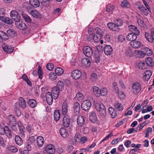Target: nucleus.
<instances>
[{
    "mask_svg": "<svg viewBox=\"0 0 154 154\" xmlns=\"http://www.w3.org/2000/svg\"><path fill=\"white\" fill-rule=\"evenodd\" d=\"M95 108L97 111L99 112L100 115L103 117H105L106 114V108L104 105L102 103H96Z\"/></svg>",
    "mask_w": 154,
    "mask_h": 154,
    "instance_id": "nucleus-1",
    "label": "nucleus"
},
{
    "mask_svg": "<svg viewBox=\"0 0 154 154\" xmlns=\"http://www.w3.org/2000/svg\"><path fill=\"white\" fill-rule=\"evenodd\" d=\"M141 86L138 82H136L134 83L132 87V92L134 94H137L141 91Z\"/></svg>",
    "mask_w": 154,
    "mask_h": 154,
    "instance_id": "nucleus-2",
    "label": "nucleus"
},
{
    "mask_svg": "<svg viewBox=\"0 0 154 154\" xmlns=\"http://www.w3.org/2000/svg\"><path fill=\"white\" fill-rule=\"evenodd\" d=\"M83 51L84 54L88 57H91L93 54V50L91 47L88 46H85L83 48Z\"/></svg>",
    "mask_w": 154,
    "mask_h": 154,
    "instance_id": "nucleus-3",
    "label": "nucleus"
},
{
    "mask_svg": "<svg viewBox=\"0 0 154 154\" xmlns=\"http://www.w3.org/2000/svg\"><path fill=\"white\" fill-rule=\"evenodd\" d=\"M9 124L12 125L11 128L12 129L16 131L17 130L16 126L17 124L16 121L14 117L12 115H10L8 117Z\"/></svg>",
    "mask_w": 154,
    "mask_h": 154,
    "instance_id": "nucleus-4",
    "label": "nucleus"
},
{
    "mask_svg": "<svg viewBox=\"0 0 154 154\" xmlns=\"http://www.w3.org/2000/svg\"><path fill=\"white\" fill-rule=\"evenodd\" d=\"M91 106V103L88 100H84L82 103L81 107L85 111H87L89 110Z\"/></svg>",
    "mask_w": 154,
    "mask_h": 154,
    "instance_id": "nucleus-5",
    "label": "nucleus"
},
{
    "mask_svg": "<svg viewBox=\"0 0 154 154\" xmlns=\"http://www.w3.org/2000/svg\"><path fill=\"white\" fill-rule=\"evenodd\" d=\"M10 16L16 23L20 20V16L16 11H12L11 12Z\"/></svg>",
    "mask_w": 154,
    "mask_h": 154,
    "instance_id": "nucleus-6",
    "label": "nucleus"
},
{
    "mask_svg": "<svg viewBox=\"0 0 154 154\" xmlns=\"http://www.w3.org/2000/svg\"><path fill=\"white\" fill-rule=\"evenodd\" d=\"M52 93L50 92H47L46 94V101L49 105L52 104L53 101V96Z\"/></svg>",
    "mask_w": 154,
    "mask_h": 154,
    "instance_id": "nucleus-7",
    "label": "nucleus"
},
{
    "mask_svg": "<svg viewBox=\"0 0 154 154\" xmlns=\"http://www.w3.org/2000/svg\"><path fill=\"white\" fill-rule=\"evenodd\" d=\"M70 122V117L68 115L65 116L63 119V124L65 128H67L69 125Z\"/></svg>",
    "mask_w": 154,
    "mask_h": 154,
    "instance_id": "nucleus-8",
    "label": "nucleus"
},
{
    "mask_svg": "<svg viewBox=\"0 0 154 154\" xmlns=\"http://www.w3.org/2000/svg\"><path fill=\"white\" fill-rule=\"evenodd\" d=\"M128 29L132 33H134L137 35H139L140 32L138 28L134 25H131L128 26Z\"/></svg>",
    "mask_w": 154,
    "mask_h": 154,
    "instance_id": "nucleus-9",
    "label": "nucleus"
},
{
    "mask_svg": "<svg viewBox=\"0 0 154 154\" xmlns=\"http://www.w3.org/2000/svg\"><path fill=\"white\" fill-rule=\"evenodd\" d=\"M81 75V72L79 70H73L72 72V77L75 79H79Z\"/></svg>",
    "mask_w": 154,
    "mask_h": 154,
    "instance_id": "nucleus-10",
    "label": "nucleus"
},
{
    "mask_svg": "<svg viewBox=\"0 0 154 154\" xmlns=\"http://www.w3.org/2000/svg\"><path fill=\"white\" fill-rule=\"evenodd\" d=\"M80 109L79 103L77 102L75 103L73 105V110L75 115H77L79 114L80 112Z\"/></svg>",
    "mask_w": 154,
    "mask_h": 154,
    "instance_id": "nucleus-11",
    "label": "nucleus"
},
{
    "mask_svg": "<svg viewBox=\"0 0 154 154\" xmlns=\"http://www.w3.org/2000/svg\"><path fill=\"white\" fill-rule=\"evenodd\" d=\"M60 89L56 87H54L52 90V95L54 96V99H56L58 97L60 93Z\"/></svg>",
    "mask_w": 154,
    "mask_h": 154,
    "instance_id": "nucleus-12",
    "label": "nucleus"
},
{
    "mask_svg": "<svg viewBox=\"0 0 154 154\" xmlns=\"http://www.w3.org/2000/svg\"><path fill=\"white\" fill-rule=\"evenodd\" d=\"M45 151L48 153L53 154L55 152V149L54 146L52 144H49L47 145L45 149Z\"/></svg>",
    "mask_w": 154,
    "mask_h": 154,
    "instance_id": "nucleus-13",
    "label": "nucleus"
},
{
    "mask_svg": "<svg viewBox=\"0 0 154 154\" xmlns=\"http://www.w3.org/2000/svg\"><path fill=\"white\" fill-rule=\"evenodd\" d=\"M15 25L17 28L22 30H25L27 27L25 23L22 22V21H20V20L16 23Z\"/></svg>",
    "mask_w": 154,
    "mask_h": 154,
    "instance_id": "nucleus-14",
    "label": "nucleus"
},
{
    "mask_svg": "<svg viewBox=\"0 0 154 154\" xmlns=\"http://www.w3.org/2000/svg\"><path fill=\"white\" fill-rule=\"evenodd\" d=\"M89 119L93 123L95 122L97 120V118L96 113L92 111L90 113Z\"/></svg>",
    "mask_w": 154,
    "mask_h": 154,
    "instance_id": "nucleus-15",
    "label": "nucleus"
},
{
    "mask_svg": "<svg viewBox=\"0 0 154 154\" xmlns=\"http://www.w3.org/2000/svg\"><path fill=\"white\" fill-rule=\"evenodd\" d=\"M104 53L107 55H111L113 51L112 47L110 45H106L104 48Z\"/></svg>",
    "mask_w": 154,
    "mask_h": 154,
    "instance_id": "nucleus-16",
    "label": "nucleus"
},
{
    "mask_svg": "<svg viewBox=\"0 0 154 154\" xmlns=\"http://www.w3.org/2000/svg\"><path fill=\"white\" fill-rule=\"evenodd\" d=\"M0 20L3 22L8 24H11L13 23L12 20L9 17H0Z\"/></svg>",
    "mask_w": 154,
    "mask_h": 154,
    "instance_id": "nucleus-17",
    "label": "nucleus"
},
{
    "mask_svg": "<svg viewBox=\"0 0 154 154\" xmlns=\"http://www.w3.org/2000/svg\"><path fill=\"white\" fill-rule=\"evenodd\" d=\"M19 106L22 109L25 108L26 106V101L22 97H20L18 102Z\"/></svg>",
    "mask_w": 154,
    "mask_h": 154,
    "instance_id": "nucleus-18",
    "label": "nucleus"
},
{
    "mask_svg": "<svg viewBox=\"0 0 154 154\" xmlns=\"http://www.w3.org/2000/svg\"><path fill=\"white\" fill-rule=\"evenodd\" d=\"M139 35H137L134 33H131L129 34L126 37V39L131 42L133 41L136 40L137 38V36Z\"/></svg>",
    "mask_w": 154,
    "mask_h": 154,
    "instance_id": "nucleus-19",
    "label": "nucleus"
},
{
    "mask_svg": "<svg viewBox=\"0 0 154 154\" xmlns=\"http://www.w3.org/2000/svg\"><path fill=\"white\" fill-rule=\"evenodd\" d=\"M107 26L109 29L113 31H119V28L116 27L114 22L108 23L107 24Z\"/></svg>",
    "mask_w": 154,
    "mask_h": 154,
    "instance_id": "nucleus-20",
    "label": "nucleus"
},
{
    "mask_svg": "<svg viewBox=\"0 0 154 154\" xmlns=\"http://www.w3.org/2000/svg\"><path fill=\"white\" fill-rule=\"evenodd\" d=\"M82 64L86 67H88L91 64V62L88 58L84 57L82 58L81 61Z\"/></svg>",
    "mask_w": 154,
    "mask_h": 154,
    "instance_id": "nucleus-21",
    "label": "nucleus"
},
{
    "mask_svg": "<svg viewBox=\"0 0 154 154\" xmlns=\"http://www.w3.org/2000/svg\"><path fill=\"white\" fill-rule=\"evenodd\" d=\"M4 51L7 53H10L13 52L14 50V48L11 46L5 45L3 47Z\"/></svg>",
    "mask_w": 154,
    "mask_h": 154,
    "instance_id": "nucleus-22",
    "label": "nucleus"
},
{
    "mask_svg": "<svg viewBox=\"0 0 154 154\" xmlns=\"http://www.w3.org/2000/svg\"><path fill=\"white\" fill-rule=\"evenodd\" d=\"M143 75V79L147 81L150 79L152 75V73L150 70H147L144 72Z\"/></svg>",
    "mask_w": 154,
    "mask_h": 154,
    "instance_id": "nucleus-23",
    "label": "nucleus"
},
{
    "mask_svg": "<svg viewBox=\"0 0 154 154\" xmlns=\"http://www.w3.org/2000/svg\"><path fill=\"white\" fill-rule=\"evenodd\" d=\"M139 10L142 14L145 15H147L148 14L147 9L142 5H139L138 6Z\"/></svg>",
    "mask_w": 154,
    "mask_h": 154,
    "instance_id": "nucleus-24",
    "label": "nucleus"
},
{
    "mask_svg": "<svg viewBox=\"0 0 154 154\" xmlns=\"http://www.w3.org/2000/svg\"><path fill=\"white\" fill-rule=\"evenodd\" d=\"M130 45L134 48H138L140 46L141 42L139 41L135 40L130 42Z\"/></svg>",
    "mask_w": 154,
    "mask_h": 154,
    "instance_id": "nucleus-25",
    "label": "nucleus"
},
{
    "mask_svg": "<svg viewBox=\"0 0 154 154\" xmlns=\"http://www.w3.org/2000/svg\"><path fill=\"white\" fill-rule=\"evenodd\" d=\"M36 142L38 146L39 147H42L44 144V140L42 136H38L36 139Z\"/></svg>",
    "mask_w": 154,
    "mask_h": 154,
    "instance_id": "nucleus-26",
    "label": "nucleus"
},
{
    "mask_svg": "<svg viewBox=\"0 0 154 154\" xmlns=\"http://www.w3.org/2000/svg\"><path fill=\"white\" fill-rule=\"evenodd\" d=\"M77 122L78 125L79 126H82L85 123V120L83 117L82 116H78L77 119Z\"/></svg>",
    "mask_w": 154,
    "mask_h": 154,
    "instance_id": "nucleus-27",
    "label": "nucleus"
},
{
    "mask_svg": "<svg viewBox=\"0 0 154 154\" xmlns=\"http://www.w3.org/2000/svg\"><path fill=\"white\" fill-rule=\"evenodd\" d=\"M4 130L5 132V134L8 139L11 138L12 137V135L11 130L7 126H5L4 127Z\"/></svg>",
    "mask_w": 154,
    "mask_h": 154,
    "instance_id": "nucleus-28",
    "label": "nucleus"
},
{
    "mask_svg": "<svg viewBox=\"0 0 154 154\" xmlns=\"http://www.w3.org/2000/svg\"><path fill=\"white\" fill-rule=\"evenodd\" d=\"M115 108L119 111H121L123 109L122 104L118 101H116L114 104Z\"/></svg>",
    "mask_w": 154,
    "mask_h": 154,
    "instance_id": "nucleus-29",
    "label": "nucleus"
},
{
    "mask_svg": "<svg viewBox=\"0 0 154 154\" xmlns=\"http://www.w3.org/2000/svg\"><path fill=\"white\" fill-rule=\"evenodd\" d=\"M60 133L61 135L63 138H66L68 135L67 130L63 128H60Z\"/></svg>",
    "mask_w": 154,
    "mask_h": 154,
    "instance_id": "nucleus-30",
    "label": "nucleus"
},
{
    "mask_svg": "<svg viewBox=\"0 0 154 154\" xmlns=\"http://www.w3.org/2000/svg\"><path fill=\"white\" fill-rule=\"evenodd\" d=\"M29 2L31 5L34 7L37 8L39 6V2L38 0H29Z\"/></svg>",
    "mask_w": 154,
    "mask_h": 154,
    "instance_id": "nucleus-31",
    "label": "nucleus"
},
{
    "mask_svg": "<svg viewBox=\"0 0 154 154\" xmlns=\"http://www.w3.org/2000/svg\"><path fill=\"white\" fill-rule=\"evenodd\" d=\"M93 93L97 97L100 96V89L98 87L96 86L93 87Z\"/></svg>",
    "mask_w": 154,
    "mask_h": 154,
    "instance_id": "nucleus-32",
    "label": "nucleus"
},
{
    "mask_svg": "<svg viewBox=\"0 0 154 154\" xmlns=\"http://www.w3.org/2000/svg\"><path fill=\"white\" fill-rule=\"evenodd\" d=\"M27 103L32 108L35 107L37 105L36 101L34 99H30L29 100Z\"/></svg>",
    "mask_w": 154,
    "mask_h": 154,
    "instance_id": "nucleus-33",
    "label": "nucleus"
},
{
    "mask_svg": "<svg viewBox=\"0 0 154 154\" xmlns=\"http://www.w3.org/2000/svg\"><path fill=\"white\" fill-rule=\"evenodd\" d=\"M114 22L117 28H118L119 26H122L123 23V20L120 19H115L114 20Z\"/></svg>",
    "mask_w": 154,
    "mask_h": 154,
    "instance_id": "nucleus-34",
    "label": "nucleus"
},
{
    "mask_svg": "<svg viewBox=\"0 0 154 154\" xmlns=\"http://www.w3.org/2000/svg\"><path fill=\"white\" fill-rule=\"evenodd\" d=\"M109 111L112 118H115L116 116V112L115 109L112 107H110L109 109Z\"/></svg>",
    "mask_w": 154,
    "mask_h": 154,
    "instance_id": "nucleus-35",
    "label": "nucleus"
},
{
    "mask_svg": "<svg viewBox=\"0 0 154 154\" xmlns=\"http://www.w3.org/2000/svg\"><path fill=\"white\" fill-rule=\"evenodd\" d=\"M54 119L56 121H58L60 118V114L58 110H56L54 113Z\"/></svg>",
    "mask_w": 154,
    "mask_h": 154,
    "instance_id": "nucleus-36",
    "label": "nucleus"
},
{
    "mask_svg": "<svg viewBox=\"0 0 154 154\" xmlns=\"http://www.w3.org/2000/svg\"><path fill=\"white\" fill-rule=\"evenodd\" d=\"M121 5L122 7L125 8H129L131 6L130 3L127 0H124L122 1Z\"/></svg>",
    "mask_w": 154,
    "mask_h": 154,
    "instance_id": "nucleus-37",
    "label": "nucleus"
},
{
    "mask_svg": "<svg viewBox=\"0 0 154 154\" xmlns=\"http://www.w3.org/2000/svg\"><path fill=\"white\" fill-rule=\"evenodd\" d=\"M146 64L149 66H152L154 65V63L152 58L148 57L146 60Z\"/></svg>",
    "mask_w": 154,
    "mask_h": 154,
    "instance_id": "nucleus-38",
    "label": "nucleus"
},
{
    "mask_svg": "<svg viewBox=\"0 0 154 154\" xmlns=\"http://www.w3.org/2000/svg\"><path fill=\"white\" fill-rule=\"evenodd\" d=\"M6 34L8 35V39L9 36L13 37L15 35V31L12 29H8L7 31Z\"/></svg>",
    "mask_w": 154,
    "mask_h": 154,
    "instance_id": "nucleus-39",
    "label": "nucleus"
},
{
    "mask_svg": "<svg viewBox=\"0 0 154 154\" xmlns=\"http://www.w3.org/2000/svg\"><path fill=\"white\" fill-rule=\"evenodd\" d=\"M67 104L66 102H64L62 106V112L63 115H65L67 112Z\"/></svg>",
    "mask_w": 154,
    "mask_h": 154,
    "instance_id": "nucleus-40",
    "label": "nucleus"
},
{
    "mask_svg": "<svg viewBox=\"0 0 154 154\" xmlns=\"http://www.w3.org/2000/svg\"><path fill=\"white\" fill-rule=\"evenodd\" d=\"M18 125L20 131V134L22 135H23L24 132V128L21 122L20 123H18Z\"/></svg>",
    "mask_w": 154,
    "mask_h": 154,
    "instance_id": "nucleus-41",
    "label": "nucleus"
},
{
    "mask_svg": "<svg viewBox=\"0 0 154 154\" xmlns=\"http://www.w3.org/2000/svg\"><path fill=\"white\" fill-rule=\"evenodd\" d=\"M102 36L98 35V36L95 34L92 35V36L89 37V38L91 39H93L94 42H98L100 41Z\"/></svg>",
    "mask_w": 154,
    "mask_h": 154,
    "instance_id": "nucleus-42",
    "label": "nucleus"
},
{
    "mask_svg": "<svg viewBox=\"0 0 154 154\" xmlns=\"http://www.w3.org/2000/svg\"><path fill=\"white\" fill-rule=\"evenodd\" d=\"M15 140L16 143L19 145L20 146L23 143V141L22 139L18 135H16L15 137Z\"/></svg>",
    "mask_w": 154,
    "mask_h": 154,
    "instance_id": "nucleus-43",
    "label": "nucleus"
},
{
    "mask_svg": "<svg viewBox=\"0 0 154 154\" xmlns=\"http://www.w3.org/2000/svg\"><path fill=\"white\" fill-rule=\"evenodd\" d=\"M30 14L32 15L35 18H40L41 16L40 13L35 10H33L31 12Z\"/></svg>",
    "mask_w": 154,
    "mask_h": 154,
    "instance_id": "nucleus-44",
    "label": "nucleus"
},
{
    "mask_svg": "<svg viewBox=\"0 0 154 154\" xmlns=\"http://www.w3.org/2000/svg\"><path fill=\"white\" fill-rule=\"evenodd\" d=\"M143 50L145 54L147 55L148 56H150L152 54V51L148 48H144Z\"/></svg>",
    "mask_w": 154,
    "mask_h": 154,
    "instance_id": "nucleus-45",
    "label": "nucleus"
},
{
    "mask_svg": "<svg viewBox=\"0 0 154 154\" xmlns=\"http://www.w3.org/2000/svg\"><path fill=\"white\" fill-rule=\"evenodd\" d=\"M22 16L26 22L28 23H30L31 22L32 19L27 14H23Z\"/></svg>",
    "mask_w": 154,
    "mask_h": 154,
    "instance_id": "nucleus-46",
    "label": "nucleus"
},
{
    "mask_svg": "<svg viewBox=\"0 0 154 154\" xmlns=\"http://www.w3.org/2000/svg\"><path fill=\"white\" fill-rule=\"evenodd\" d=\"M0 38L4 40H6L8 39V35L6 33L2 31H0Z\"/></svg>",
    "mask_w": 154,
    "mask_h": 154,
    "instance_id": "nucleus-47",
    "label": "nucleus"
},
{
    "mask_svg": "<svg viewBox=\"0 0 154 154\" xmlns=\"http://www.w3.org/2000/svg\"><path fill=\"white\" fill-rule=\"evenodd\" d=\"M55 71L56 74L58 75H60L62 74L64 72L63 70L62 69L59 67L56 68Z\"/></svg>",
    "mask_w": 154,
    "mask_h": 154,
    "instance_id": "nucleus-48",
    "label": "nucleus"
},
{
    "mask_svg": "<svg viewBox=\"0 0 154 154\" xmlns=\"http://www.w3.org/2000/svg\"><path fill=\"white\" fill-rule=\"evenodd\" d=\"M64 86L63 82L62 81H59L57 82V86L56 87L61 91H62L63 89Z\"/></svg>",
    "mask_w": 154,
    "mask_h": 154,
    "instance_id": "nucleus-49",
    "label": "nucleus"
},
{
    "mask_svg": "<svg viewBox=\"0 0 154 154\" xmlns=\"http://www.w3.org/2000/svg\"><path fill=\"white\" fill-rule=\"evenodd\" d=\"M83 96L82 93L78 92L76 95L75 97L77 98L78 100L82 101L83 99Z\"/></svg>",
    "mask_w": 154,
    "mask_h": 154,
    "instance_id": "nucleus-50",
    "label": "nucleus"
},
{
    "mask_svg": "<svg viewBox=\"0 0 154 154\" xmlns=\"http://www.w3.org/2000/svg\"><path fill=\"white\" fill-rule=\"evenodd\" d=\"M138 66L139 68L142 69H145L146 68L145 66V64L144 61H141L138 64Z\"/></svg>",
    "mask_w": 154,
    "mask_h": 154,
    "instance_id": "nucleus-51",
    "label": "nucleus"
},
{
    "mask_svg": "<svg viewBox=\"0 0 154 154\" xmlns=\"http://www.w3.org/2000/svg\"><path fill=\"white\" fill-rule=\"evenodd\" d=\"M35 140V139L34 137L33 136H31L29 138V139L27 140V142L34 146Z\"/></svg>",
    "mask_w": 154,
    "mask_h": 154,
    "instance_id": "nucleus-52",
    "label": "nucleus"
},
{
    "mask_svg": "<svg viewBox=\"0 0 154 154\" xmlns=\"http://www.w3.org/2000/svg\"><path fill=\"white\" fill-rule=\"evenodd\" d=\"M95 31L96 33L98 34V35L102 36L103 33V30L97 27L95 28Z\"/></svg>",
    "mask_w": 154,
    "mask_h": 154,
    "instance_id": "nucleus-53",
    "label": "nucleus"
},
{
    "mask_svg": "<svg viewBox=\"0 0 154 154\" xmlns=\"http://www.w3.org/2000/svg\"><path fill=\"white\" fill-rule=\"evenodd\" d=\"M113 88L114 89L115 91L118 93L120 91L119 90L118 85L116 82H114L112 83Z\"/></svg>",
    "mask_w": 154,
    "mask_h": 154,
    "instance_id": "nucleus-54",
    "label": "nucleus"
},
{
    "mask_svg": "<svg viewBox=\"0 0 154 154\" xmlns=\"http://www.w3.org/2000/svg\"><path fill=\"white\" fill-rule=\"evenodd\" d=\"M137 23L139 26L141 27H143L145 25L144 21L141 19H138L137 20Z\"/></svg>",
    "mask_w": 154,
    "mask_h": 154,
    "instance_id": "nucleus-55",
    "label": "nucleus"
},
{
    "mask_svg": "<svg viewBox=\"0 0 154 154\" xmlns=\"http://www.w3.org/2000/svg\"><path fill=\"white\" fill-rule=\"evenodd\" d=\"M148 122L147 123L146 122H143L141 124H140L139 125H138L137 126V129L138 128L139 129V130L140 131L145 126H146Z\"/></svg>",
    "mask_w": 154,
    "mask_h": 154,
    "instance_id": "nucleus-56",
    "label": "nucleus"
},
{
    "mask_svg": "<svg viewBox=\"0 0 154 154\" xmlns=\"http://www.w3.org/2000/svg\"><path fill=\"white\" fill-rule=\"evenodd\" d=\"M100 96H105L107 94V90L106 88H104L100 90Z\"/></svg>",
    "mask_w": 154,
    "mask_h": 154,
    "instance_id": "nucleus-57",
    "label": "nucleus"
},
{
    "mask_svg": "<svg viewBox=\"0 0 154 154\" xmlns=\"http://www.w3.org/2000/svg\"><path fill=\"white\" fill-rule=\"evenodd\" d=\"M41 67L40 66H39L38 69V74L39 78L41 79L42 78V74L41 70Z\"/></svg>",
    "mask_w": 154,
    "mask_h": 154,
    "instance_id": "nucleus-58",
    "label": "nucleus"
},
{
    "mask_svg": "<svg viewBox=\"0 0 154 154\" xmlns=\"http://www.w3.org/2000/svg\"><path fill=\"white\" fill-rule=\"evenodd\" d=\"M9 149L12 152H16L18 150L17 148L14 146H11L8 147Z\"/></svg>",
    "mask_w": 154,
    "mask_h": 154,
    "instance_id": "nucleus-59",
    "label": "nucleus"
},
{
    "mask_svg": "<svg viewBox=\"0 0 154 154\" xmlns=\"http://www.w3.org/2000/svg\"><path fill=\"white\" fill-rule=\"evenodd\" d=\"M94 60L95 62L98 63L100 60V57L99 54H96L95 55Z\"/></svg>",
    "mask_w": 154,
    "mask_h": 154,
    "instance_id": "nucleus-60",
    "label": "nucleus"
},
{
    "mask_svg": "<svg viewBox=\"0 0 154 154\" xmlns=\"http://www.w3.org/2000/svg\"><path fill=\"white\" fill-rule=\"evenodd\" d=\"M114 9V7L113 5H108L106 7V11L107 12L112 11Z\"/></svg>",
    "mask_w": 154,
    "mask_h": 154,
    "instance_id": "nucleus-61",
    "label": "nucleus"
},
{
    "mask_svg": "<svg viewBox=\"0 0 154 154\" xmlns=\"http://www.w3.org/2000/svg\"><path fill=\"white\" fill-rule=\"evenodd\" d=\"M97 75L95 73H92L90 76V79L92 81H94L96 79H97Z\"/></svg>",
    "mask_w": 154,
    "mask_h": 154,
    "instance_id": "nucleus-62",
    "label": "nucleus"
},
{
    "mask_svg": "<svg viewBox=\"0 0 154 154\" xmlns=\"http://www.w3.org/2000/svg\"><path fill=\"white\" fill-rule=\"evenodd\" d=\"M49 77L50 79L52 80H54L56 79L57 78V76L53 72H51L50 73L49 75Z\"/></svg>",
    "mask_w": 154,
    "mask_h": 154,
    "instance_id": "nucleus-63",
    "label": "nucleus"
},
{
    "mask_svg": "<svg viewBox=\"0 0 154 154\" xmlns=\"http://www.w3.org/2000/svg\"><path fill=\"white\" fill-rule=\"evenodd\" d=\"M137 54L140 57L142 58L145 56V54L143 51V52L140 51H137Z\"/></svg>",
    "mask_w": 154,
    "mask_h": 154,
    "instance_id": "nucleus-64",
    "label": "nucleus"
}]
</instances>
